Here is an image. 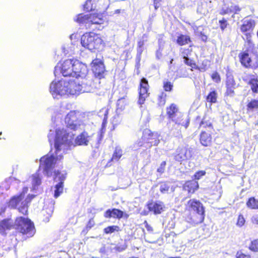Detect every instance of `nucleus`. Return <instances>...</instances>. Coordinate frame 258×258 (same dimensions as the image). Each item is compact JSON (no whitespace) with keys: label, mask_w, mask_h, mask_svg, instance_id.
<instances>
[{"label":"nucleus","mask_w":258,"mask_h":258,"mask_svg":"<svg viewBox=\"0 0 258 258\" xmlns=\"http://www.w3.org/2000/svg\"><path fill=\"white\" fill-rule=\"evenodd\" d=\"M74 136L72 132H68L63 127L50 130L48 139L50 145L54 142L55 155L48 154L40 158V167L42 168L44 175L50 177L54 176V171H59L54 169L55 165L57 161L62 159V154L69 149Z\"/></svg>","instance_id":"f257e3e1"},{"label":"nucleus","mask_w":258,"mask_h":258,"mask_svg":"<svg viewBox=\"0 0 258 258\" xmlns=\"http://www.w3.org/2000/svg\"><path fill=\"white\" fill-rule=\"evenodd\" d=\"M167 115L170 119L168 127L170 133L175 136L180 135L182 126L186 128L189 123V119L186 115L179 111L176 105L171 104L166 108Z\"/></svg>","instance_id":"f03ea898"},{"label":"nucleus","mask_w":258,"mask_h":258,"mask_svg":"<svg viewBox=\"0 0 258 258\" xmlns=\"http://www.w3.org/2000/svg\"><path fill=\"white\" fill-rule=\"evenodd\" d=\"M245 50L239 54L238 57L241 64L246 68L258 67L257 47L250 40L249 34H246Z\"/></svg>","instance_id":"7ed1b4c3"},{"label":"nucleus","mask_w":258,"mask_h":258,"mask_svg":"<svg viewBox=\"0 0 258 258\" xmlns=\"http://www.w3.org/2000/svg\"><path fill=\"white\" fill-rule=\"evenodd\" d=\"M72 85V79L69 80H63L53 81L49 87L50 92L54 98L58 99L60 97L74 95L73 92L74 90Z\"/></svg>","instance_id":"20e7f679"},{"label":"nucleus","mask_w":258,"mask_h":258,"mask_svg":"<svg viewBox=\"0 0 258 258\" xmlns=\"http://www.w3.org/2000/svg\"><path fill=\"white\" fill-rule=\"evenodd\" d=\"M74 95H79L85 92H93L96 86L93 82V78L88 74L85 77L72 79Z\"/></svg>","instance_id":"39448f33"},{"label":"nucleus","mask_w":258,"mask_h":258,"mask_svg":"<svg viewBox=\"0 0 258 258\" xmlns=\"http://www.w3.org/2000/svg\"><path fill=\"white\" fill-rule=\"evenodd\" d=\"M28 189V187H24L22 192L20 195L13 197L9 203V207L11 208H18L20 213L26 215L28 211V204L34 197V196L33 195H29L25 200H23L24 195L27 192Z\"/></svg>","instance_id":"423d86ee"},{"label":"nucleus","mask_w":258,"mask_h":258,"mask_svg":"<svg viewBox=\"0 0 258 258\" xmlns=\"http://www.w3.org/2000/svg\"><path fill=\"white\" fill-rule=\"evenodd\" d=\"M186 208L189 211L196 212L195 215L191 218V224L196 225L202 223L204 220V209L202 204L196 199L190 200L187 204Z\"/></svg>","instance_id":"0eeeda50"},{"label":"nucleus","mask_w":258,"mask_h":258,"mask_svg":"<svg viewBox=\"0 0 258 258\" xmlns=\"http://www.w3.org/2000/svg\"><path fill=\"white\" fill-rule=\"evenodd\" d=\"M81 43L83 47L91 51L100 49L103 46L102 39L94 33H85L82 35Z\"/></svg>","instance_id":"6e6552de"},{"label":"nucleus","mask_w":258,"mask_h":258,"mask_svg":"<svg viewBox=\"0 0 258 258\" xmlns=\"http://www.w3.org/2000/svg\"><path fill=\"white\" fill-rule=\"evenodd\" d=\"M14 226L18 231L26 235L27 237L32 236L35 232L33 223L26 218L22 217L17 218Z\"/></svg>","instance_id":"1a4fd4ad"},{"label":"nucleus","mask_w":258,"mask_h":258,"mask_svg":"<svg viewBox=\"0 0 258 258\" xmlns=\"http://www.w3.org/2000/svg\"><path fill=\"white\" fill-rule=\"evenodd\" d=\"M78 21L81 23L85 24L87 28L93 29L95 28L93 26L96 25H99L98 29H101L100 25L104 22L102 15L100 14L80 15L78 16Z\"/></svg>","instance_id":"9d476101"},{"label":"nucleus","mask_w":258,"mask_h":258,"mask_svg":"<svg viewBox=\"0 0 258 258\" xmlns=\"http://www.w3.org/2000/svg\"><path fill=\"white\" fill-rule=\"evenodd\" d=\"M75 59L65 60L62 63H58L55 66L54 74L56 77L60 73L64 77L72 76L73 77V69Z\"/></svg>","instance_id":"9b49d317"},{"label":"nucleus","mask_w":258,"mask_h":258,"mask_svg":"<svg viewBox=\"0 0 258 258\" xmlns=\"http://www.w3.org/2000/svg\"><path fill=\"white\" fill-rule=\"evenodd\" d=\"M64 121L68 128L74 131L84 129V124L81 120H78L77 113L75 111H71L68 113L65 117Z\"/></svg>","instance_id":"f8f14e48"},{"label":"nucleus","mask_w":258,"mask_h":258,"mask_svg":"<svg viewBox=\"0 0 258 258\" xmlns=\"http://www.w3.org/2000/svg\"><path fill=\"white\" fill-rule=\"evenodd\" d=\"M66 173L59 171H54V180L59 182L55 185L54 196L55 198L58 197L63 191V181L66 178Z\"/></svg>","instance_id":"ddd939ff"},{"label":"nucleus","mask_w":258,"mask_h":258,"mask_svg":"<svg viewBox=\"0 0 258 258\" xmlns=\"http://www.w3.org/2000/svg\"><path fill=\"white\" fill-rule=\"evenodd\" d=\"M73 69V78L85 77L88 74V70L87 66L77 59L74 60Z\"/></svg>","instance_id":"4468645a"},{"label":"nucleus","mask_w":258,"mask_h":258,"mask_svg":"<svg viewBox=\"0 0 258 258\" xmlns=\"http://www.w3.org/2000/svg\"><path fill=\"white\" fill-rule=\"evenodd\" d=\"M92 71L95 76L100 79L104 77L105 74V67L102 61L99 59L93 60Z\"/></svg>","instance_id":"2eb2a0df"},{"label":"nucleus","mask_w":258,"mask_h":258,"mask_svg":"<svg viewBox=\"0 0 258 258\" xmlns=\"http://www.w3.org/2000/svg\"><path fill=\"white\" fill-rule=\"evenodd\" d=\"M148 83L146 78H142L140 82V88L139 92V97L138 103L139 105H142L144 103L146 99L148 97L149 94Z\"/></svg>","instance_id":"dca6fc26"},{"label":"nucleus","mask_w":258,"mask_h":258,"mask_svg":"<svg viewBox=\"0 0 258 258\" xmlns=\"http://www.w3.org/2000/svg\"><path fill=\"white\" fill-rule=\"evenodd\" d=\"M143 137L150 144L151 146H157L160 142L158 134L152 133L149 130H144Z\"/></svg>","instance_id":"f3484780"},{"label":"nucleus","mask_w":258,"mask_h":258,"mask_svg":"<svg viewBox=\"0 0 258 258\" xmlns=\"http://www.w3.org/2000/svg\"><path fill=\"white\" fill-rule=\"evenodd\" d=\"M191 157V152L186 148H178L174 156L176 161L181 162L189 159Z\"/></svg>","instance_id":"a211bd4d"},{"label":"nucleus","mask_w":258,"mask_h":258,"mask_svg":"<svg viewBox=\"0 0 258 258\" xmlns=\"http://www.w3.org/2000/svg\"><path fill=\"white\" fill-rule=\"evenodd\" d=\"M254 27V21L250 19H246L243 20L242 24L241 26L240 30L242 32L246 33L243 39L246 41V34H249L251 35L250 31L252 30ZM251 36H250V38Z\"/></svg>","instance_id":"6ab92c4d"},{"label":"nucleus","mask_w":258,"mask_h":258,"mask_svg":"<svg viewBox=\"0 0 258 258\" xmlns=\"http://www.w3.org/2000/svg\"><path fill=\"white\" fill-rule=\"evenodd\" d=\"M91 136L86 132L78 135L75 139V144L79 146H87L91 140Z\"/></svg>","instance_id":"aec40b11"},{"label":"nucleus","mask_w":258,"mask_h":258,"mask_svg":"<svg viewBox=\"0 0 258 258\" xmlns=\"http://www.w3.org/2000/svg\"><path fill=\"white\" fill-rule=\"evenodd\" d=\"M148 209L155 214H160L164 208V204L160 202H151L147 205Z\"/></svg>","instance_id":"412c9836"},{"label":"nucleus","mask_w":258,"mask_h":258,"mask_svg":"<svg viewBox=\"0 0 258 258\" xmlns=\"http://www.w3.org/2000/svg\"><path fill=\"white\" fill-rule=\"evenodd\" d=\"M27 182L31 183L33 190L35 189L36 187L39 186L41 183V179L39 174L37 172L32 174L29 177Z\"/></svg>","instance_id":"4be33fe9"},{"label":"nucleus","mask_w":258,"mask_h":258,"mask_svg":"<svg viewBox=\"0 0 258 258\" xmlns=\"http://www.w3.org/2000/svg\"><path fill=\"white\" fill-rule=\"evenodd\" d=\"M123 214V213L122 211L116 209H113L111 210H107L104 214V216L106 218L113 217L120 219L122 217Z\"/></svg>","instance_id":"5701e85b"},{"label":"nucleus","mask_w":258,"mask_h":258,"mask_svg":"<svg viewBox=\"0 0 258 258\" xmlns=\"http://www.w3.org/2000/svg\"><path fill=\"white\" fill-rule=\"evenodd\" d=\"M199 187V184L195 180L188 181L183 185V188L189 193H194Z\"/></svg>","instance_id":"b1692460"},{"label":"nucleus","mask_w":258,"mask_h":258,"mask_svg":"<svg viewBox=\"0 0 258 258\" xmlns=\"http://www.w3.org/2000/svg\"><path fill=\"white\" fill-rule=\"evenodd\" d=\"M14 226L13 220L11 219H5L0 223V232L4 234L6 230H10Z\"/></svg>","instance_id":"393cba45"},{"label":"nucleus","mask_w":258,"mask_h":258,"mask_svg":"<svg viewBox=\"0 0 258 258\" xmlns=\"http://www.w3.org/2000/svg\"><path fill=\"white\" fill-rule=\"evenodd\" d=\"M200 142L204 146H209L212 142V137L210 134L203 132L201 134Z\"/></svg>","instance_id":"a878e982"},{"label":"nucleus","mask_w":258,"mask_h":258,"mask_svg":"<svg viewBox=\"0 0 258 258\" xmlns=\"http://www.w3.org/2000/svg\"><path fill=\"white\" fill-rule=\"evenodd\" d=\"M98 0H87L84 5V10L86 11H91L97 8L96 3Z\"/></svg>","instance_id":"bb28decb"},{"label":"nucleus","mask_w":258,"mask_h":258,"mask_svg":"<svg viewBox=\"0 0 258 258\" xmlns=\"http://www.w3.org/2000/svg\"><path fill=\"white\" fill-rule=\"evenodd\" d=\"M249 84L253 92H258V79L257 77L251 75L249 81Z\"/></svg>","instance_id":"cd10ccee"},{"label":"nucleus","mask_w":258,"mask_h":258,"mask_svg":"<svg viewBox=\"0 0 258 258\" xmlns=\"http://www.w3.org/2000/svg\"><path fill=\"white\" fill-rule=\"evenodd\" d=\"M190 42V38L189 36L185 35L180 34L179 35L176 40L177 43L180 45L183 46L188 44Z\"/></svg>","instance_id":"c85d7f7f"},{"label":"nucleus","mask_w":258,"mask_h":258,"mask_svg":"<svg viewBox=\"0 0 258 258\" xmlns=\"http://www.w3.org/2000/svg\"><path fill=\"white\" fill-rule=\"evenodd\" d=\"M239 11L240 9L238 6L231 5L230 7L226 9L223 8L220 12V14L221 15H225L234 12L237 13Z\"/></svg>","instance_id":"c756f323"},{"label":"nucleus","mask_w":258,"mask_h":258,"mask_svg":"<svg viewBox=\"0 0 258 258\" xmlns=\"http://www.w3.org/2000/svg\"><path fill=\"white\" fill-rule=\"evenodd\" d=\"M247 109L249 111H253L258 109V100L251 99L249 101L247 105Z\"/></svg>","instance_id":"7c9ffc66"},{"label":"nucleus","mask_w":258,"mask_h":258,"mask_svg":"<svg viewBox=\"0 0 258 258\" xmlns=\"http://www.w3.org/2000/svg\"><path fill=\"white\" fill-rule=\"evenodd\" d=\"M247 206L251 209H258V200L252 197L249 199L246 203Z\"/></svg>","instance_id":"2f4dec72"},{"label":"nucleus","mask_w":258,"mask_h":258,"mask_svg":"<svg viewBox=\"0 0 258 258\" xmlns=\"http://www.w3.org/2000/svg\"><path fill=\"white\" fill-rule=\"evenodd\" d=\"M122 151L119 147H116L113 153L111 160L117 161L122 156Z\"/></svg>","instance_id":"473e14b6"},{"label":"nucleus","mask_w":258,"mask_h":258,"mask_svg":"<svg viewBox=\"0 0 258 258\" xmlns=\"http://www.w3.org/2000/svg\"><path fill=\"white\" fill-rule=\"evenodd\" d=\"M207 3H202L199 5L197 8V12L204 15H207L209 13V10L207 9Z\"/></svg>","instance_id":"72a5a7b5"},{"label":"nucleus","mask_w":258,"mask_h":258,"mask_svg":"<svg viewBox=\"0 0 258 258\" xmlns=\"http://www.w3.org/2000/svg\"><path fill=\"white\" fill-rule=\"evenodd\" d=\"M217 98V93L215 90L211 91L207 96V101L211 103L216 102Z\"/></svg>","instance_id":"f704fd0d"},{"label":"nucleus","mask_w":258,"mask_h":258,"mask_svg":"<svg viewBox=\"0 0 258 258\" xmlns=\"http://www.w3.org/2000/svg\"><path fill=\"white\" fill-rule=\"evenodd\" d=\"M108 113V109L106 108L102 109L99 112V116L102 117L104 116L102 122V125H104L107 123V115Z\"/></svg>","instance_id":"c9c22d12"},{"label":"nucleus","mask_w":258,"mask_h":258,"mask_svg":"<svg viewBox=\"0 0 258 258\" xmlns=\"http://www.w3.org/2000/svg\"><path fill=\"white\" fill-rule=\"evenodd\" d=\"M211 125L212 122L211 120L209 119L207 117H204L200 124V126L201 127H211Z\"/></svg>","instance_id":"e433bc0d"},{"label":"nucleus","mask_w":258,"mask_h":258,"mask_svg":"<svg viewBox=\"0 0 258 258\" xmlns=\"http://www.w3.org/2000/svg\"><path fill=\"white\" fill-rule=\"evenodd\" d=\"M119 227L117 226H110L105 228L104 229V232L106 234H110L114 231H118L119 230Z\"/></svg>","instance_id":"4c0bfd02"},{"label":"nucleus","mask_w":258,"mask_h":258,"mask_svg":"<svg viewBox=\"0 0 258 258\" xmlns=\"http://www.w3.org/2000/svg\"><path fill=\"white\" fill-rule=\"evenodd\" d=\"M170 185L169 183H162L160 185V191L162 194H165L168 191Z\"/></svg>","instance_id":"58836bf2"},{"label":"nucleus","mask_w":258,"mask_h":258,"mask_svg":"<svg viewBox=\"0 0 258 258\" xmlns=\"http://www.w3.org/2000/svg\"><path fill=\"white\" fill-rule=\"evenodd\" d=\"M249 248L253 251H258V239L252 241Z\"/></svg>","instance_id":"ea45409f"},{"label":"nucleus","mask_w":258,"mask_h":258,"mask_svg":"<svg viewBox=\"0 0 258 258\" xmlns=\"http://www.w3.org/2000/svg\"><path fill=\"white\" fill-rule=\"evenodd\" d=\"M180 55L183 59L188 57V55L190 54V51L189 49H185L183 48H180Z\"/></svg>","instance_id":"a19ab883"},{"label":"nucleus","mask_w":258,"mask_h":258,"mask_svg":"<svg viewBox=\"0 0 258 258\" xmlns=\"http://www.w3.org/2000/svg\"><path fill=\"white\" fill-rule=\"evenodd\" d=\"M121 121V117L118 114H115L111 120L112 123L114 126L118 125Z\"/></svg>","instance_id":"79ce46f5"},{"label":"nucleus","mask_w":258,"mask_h":258,"mask_svg":"<svg viewBox=\"0 0 258 258\" xmlns=\"http://www.w3.org/2000/svg\"><path fill=\"white\" fill-rule=\"evenodd\" d=\"M144 44L143 40H140L138 43V49H137V56L140 57L142 52H143V46Z\"/></svg>","instance_id":"37998d69"},{"label":"nucleus","mask_w":258,"mask_h":258,"mask_svg":"<svg viewBox=\"0 0 258 258\" xmlns=\"http://www.w3.org/2000/svg\"><path fill=\"white\" fill-rule=\"evenodd\" d=\"M206 175V171L204 170L199 171L195 173L194 175V179L195 180H199Z\"/></svg>","instance_id":"c03bdc74"},{"label":"nucleus","mask_w":258,"mask_h":258,"mask_svg":"<svg viewBox=\"0 0 258 258\" xmlns=\"http://www.w3.org/2000/svg\"><path fill=\"white\" fill-rule=\"evenodd\" d=\"M235 85V81L232 77H228L227 79L226 86L234 87Z\"/></svg>","instance_id":"a18cd8bd"},{"label":"nucleus","mask_w":258,"mask_h":258,"mask_svg":"<svg viewBox=\"0 0 258 258\" xmlns=\"http://www.w3.org/2000/svg\"><path fill=\"white\" fill-rule=\"evenodd\" d=\"M184 62L187 66H190L192 68H195L196 63L194 61L188 57L184 59Z\"/></svg>","instance_id":"49530a36"},{"label":"nucleus","mask_w":258,"mask_h":258,"mask_svg":"<svg viewBox=\"0 0 258 258\" xmlns=\"http://www.w3.org/2000/svg\"><path fill=\"white\" fill-rule=\"evenodd\" d=\"M236 258H250V255L243 253L242 251H238L236 253Z\"/></svg>","instance_id":"de8ad7c7"},{"label":"nucleus","mask_w":258,"mask_h":258,"mask_svg":"<svg viewBox=\"0 0 258 258\" xmlns=\"http://www.w3.org/2000/svg\"><path fill=\"white\" fill-rule=\"evenodd\" d=\"M245 223V219L243 216L239 215L238 218L237 225L241 227Z\"/></svg>","instance_id":"09e8293b"},{"label":"nucleus","mask_w":258,"mask_h":258,"mask_svg":"<svg viewBox=\"0 0 258 258\" xmlns=\"http://www.w3.org/2000/svg\"><path fill=\"white\" fill-rule=\"evenodd\" d=\"M234 87H227L226 94L228 96H233L234 94Z\"/></svg>","instance_id":"8fccbe9b"},{"label":"nucleus","mask_w":258,"mask_h":258,"mask_svg":"<svg viewBox=\"0 0 258 258\" xmlns=\"http://www.w3.org/2000/svg\"><path fill=\"white\" fill-rule=\"evenodd\" d=\"M166 165V161H163L159 166V167L157 169V172L163 173L164 172L165 166Z\"/></svg>","instance_id":"3c124183"},{"label":"nucleus","mask_w":258,"mask_h":258,"mask_svg":"<svg viewBox=\"0 0 258 258\" xmlns=\"http://www.w3.org/2000/svg\"><path fill=\"white\" fill-rule=\"evenodd\" d=\"M95 225V222L93 220V219H91L89 220V221H88L87 225H86V229L87 230H90L91 228H92Z\"/></svg>","instance_id":"603ef678"},{"label":"nucleus","mask_w":258,"mask_h":258,"mask_svg":"<svg viewBox=\"0 0 258 258\" xmlns=\"http://www.w3.org/2000/svg\"><path fill=\"white\" fill-rule=\"evenodd\" d=\"M212 78L216 83H218L220 81V76L217 72L212 74Z\"/></svg>","instance_id":"864d4df0"},{"label":"nucleus","mask_w":258,"mask_h":258,"mask_svg":"<svg viewBox=\"0 0 258 258\" xmlns=\"http://www.w3.org/2000/svg\"><path fill=\"white\" fill-rule=\"evenodd\" d=\"M219 23L220 25V28L222 30H224V29L227 27V21L224 19H223L222 20L219 21Z\"/></svg>","instance_id":"5fc2aeb1"},{"label":"nucleus","mask_w":258,"mask_h":258,"mask_svg":"<svg viewBox=\"0 0 258 258\" xmlns=\"http://www.w3.org/2000/svg\"><path fill=\"white\" fill-rule=\"evenodd\" d=\"M172 85L170 82H166L164 84V88L166 91H170L171 90Z\"/></svg>","instance_id":"6e6d98bb"},{"label":"nucleus","mask_w":258,"mask_h":258,"mask_svg":"<svg viewBox=\"0 0 258 258\" xmlns=\"http://www.w3.org/2000/svg\"><path fill=\"white\" fill-rule=\"evenodd\" d=\"M45 213H46L47 214V216L46 218L48 219L47 221H48V219L49 217H50L53 213V209L52 208H50V209H48L47 210H43V214H45Z\"/></svg>","instance_id":"4d7b16f0"},{"label":"nucleus","mask_w":258,"mask_h":258,"mask_svg":"<svg viewBox=\"0 0 258 258\" xmlns=\"http://www.w3.org/2000/svg\"><path fill=\"white\" fill-rule=\"evenodd\" d=\"M160 1L161 0H153L154 7L156 10L160 6Z\"/></svg>","instance_id":"13d9d810"},{"label":"nucleus","mask_w":258,"mask_h":258,"mask_svg":"<svg viewBox=\"0 0 258 258\" xmlns=\"http://www.w3.org/2000/svg\"><path fill=\"white\" fill-rule=\"evenodd\" d=\"M20 181L19 180L16 179L14 177H11L8 180V181H7V182H11L13 184L18 183Z\"/></svg>","instance_id":"bf43d9fd"},{"label":"nucleus","mask_w":258,"mask_h":258,"mask_svg":"<svg viewBox=\"0 0 258 258\" xmlns=\"http://www.w3.org/2000/svg\"><path fill=\"white\" fill-rule=\"evenodd\" d=\"M144 224L145 225V227H146V229L148 231H149L150 232H152L153 231V228L150 225L148 224V223H147V221H145Z\"/></svg>","instance_id":"052dcab7"},{"label":"nucleus","mask_w":258,"mask_h":258,"mask_svg":"<svg viewBox=\"0 0 258 258\" xmlns=\"http://www.w3.org/2000/svg\"><path fill=\"white\" fill-rule=\"evenodd\" d=\"M251 221L253 224L258 225V215L253 216L251 218Z\"/></svg>","instance_id":"680f3d73"},{"label":"nucleus","mask_w":258,"mask_h":258,"mask_svg":"<svg viewBox=\"0 0 258 258\" xmlns=\"http://www.w3.org/2000/svg\"><path fill=\"white\" fill-rule=\"evenodd\" d=\"M126 248V246L125 245H123L122 246H116L115 249L117 251L119 252H121L125 250Z\"/></svg>","instance_id":"e2e57ef3"},{"label":"nucleus","mask_w":258,"mask_h":258,"mask_svg":"<svg viewBox=\"0 0 258 258\" xmlns=\"http://www.w3.org/2000/svg\"><path fill=\"white\" fill-rule=\"evenodd\" d=\"M162 56L161 51L160 50H158L156 51V57L158 59H160Z\"/></svg>","instance_id":"0e129e2a"},{"label":"nucleus","mask_w":258,"mask_h":258,"mask_svg":"<svg viewBox=\"0 0 258 258\" xmlns=\"http://www.w3.org/2000/svg\"><path fill=\"white\" fill-rule=\"evenodd\" d=\"M192 27H193L194 30L195 31H197V30H198V28H198L197 26H196V25L193 26H192Z\"/></svg>","instance_id":"69168bd1"},{"label":"nucleus","mask_w":258,"mask_h":258,"mask_svg":"<svg viewBox=\"0 0 258 258\" xmlns=\"http://www.w3.org/2000/svg\"><path fill=\"white\" fill-rule=\"evenodd\" d=\"M143 144L141 142H139V143H138V147H141L143 146Z\"/></svg>","instance_id":"338daca9"},{"label":"nucleus","mask_w":258,"mask_h":258,"mask_svg":"<svg viewBox=\"0 0 258 258\" xmlns=\"http://www.w3.org/2000/svg\"><path fill=\"white\" fill-rule=\"evenodd\" d=\"M144 238H145V240H146V241H147V242H149V243H154V241H150V240H149L148 239H147L146 238V237H145H145H144Z\"/></svg>","instance_id":"774afa93"}]
</instances>
